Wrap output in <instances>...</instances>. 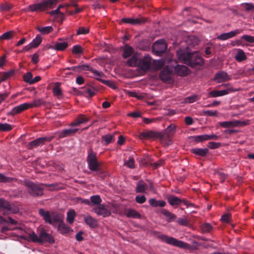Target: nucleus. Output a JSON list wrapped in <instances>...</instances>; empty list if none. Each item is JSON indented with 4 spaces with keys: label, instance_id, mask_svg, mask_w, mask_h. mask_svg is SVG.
I'll list each match as a JSON object with an SVG mask.
<instances>
[{
    "label": "nucleus",
    "instance_id": "f8f14e48",
    "mask_svg": "<svg viewBox=\"0 0 254 254\" xmlns=\"http://www.w3.org/2000/svg\"><path fill=\"white\" fill-rule=\"evenodd\" d=\"M122 22L131 25H140L145 23L147 19L140 15L137 18H123L121 20Z\"/></svg>",
    "mask_w": 254,
    "mask_h": 254
},
{
    "label": "nucleus",
    "instance_id": "6ab92c4d",
    "mask_svg": "<svg viewBox=\"0 0 254 254\" xmlns=\"http://www.w3.org/2000/svg\"><path fill=\"white\" fill-rule=\"evenodd\" d=\"M186 42L187 44V49H190L191 47H194L196 45H198L199 40L195 36L190 35L187 37L186 39Z\"/></svg>",
    "mask_w": 254,
    "mask_h": 254
},
{
    "label": "nucleus",
    "instance_id": "864d4df0",
    "mask_svg": "<svg viewBox=\"0 0 254 254\" xmlns=\"http://www.w3.org/2000/svg\"><path fill=\"white\" fill-rule=\"evenodd\" d=\"M72 52L74 54H80L83 53V50L80 46L76 45L73 47Z\"/></svg>",
    "mask_w": 254,
    "mask_h": 254
},
{
    "label": "nucleus",
    "instance_id": "ddd939ff",
    "mask_svg": "<svg viewBox=\"0 0 254 254\" xmlns=\"http://www.w3.org/2000/svg\"><path fill=\"white\" fill-rule=\"evenodd\" d=\"M28 109H29V103H25L14 107L7 115L13 116L16 114L21 113Z\"/></svg>",
    "mask_w": 254,
    "mask_h": 254
},
{
    "label": "nucleus",
    "instance_id": "aec40b11",
    "mask_svg": "<svg viewBox=\"0 0 254 254\" xmlns=\"http://www.w3.org/2000/svg\"><path fill=\"white\" fill-rule=\"evenodd\" d=\"M78 130V128H71L64 129L60 132L59 136L60 138H64L70 136L75 134Z\"/></svg>",
    "mask_w": 254,
    "mask_h": 254
},
{
    "label": "nucleus",
    "instance_id": "13d9d810",
    "mask_svg": "<svg viewBox=\"0 0 254 254\" xmlns=\"http://www.w3.org/2000/svg\"><path fill=\"white\" fill-rule=\"evenodd\" d=\"M242 6L245 7V10L247 11L254 9V4L252 3H243L242 4Z\"/></svg>",
    "mask_w": 254,
    "mask_h": 254
},
{
    "label": "nucleus",
    "instance_id": "cd10ccee",
    "mask_svg": "<svg viewBox=\"0 0 254 254\" xmlns=\"http://www.w3.org/2000/svg\"><path fill=\"white\" fill-rule=\"evenodd\" d=\"M176 247L188 250H190L191 249H196V247H191V246L182 241L176 240Z\"/></svg>",
    "mask_w": 254,
    "mask_h": 254
},
{
    "label": "nucleus",
    "instance_id": "7c9ffc66",
    "mask_svg": "<svg viewBox=\"0 0 254 254\" xmlns=\"http://www.w3.org/2000/svg\"><path fill=\"white\" fill-rule=\"evenodd\" d=\"M235 58L238 62H241L246 60L247 57L242 50L239 49L237 54L235 55Z\"/></svg>",
    "mask_w": 254,
    "mask_h": 254
},
{
    "label": "nucleus",
    "instance_id": "de8ad7c7",
    "mask_svg": "<svg viewBox=\"0 0 254 254\" xmlns=\"http://www.w3.org/2000/svg\"><path fill=\"white\" fill-rule=\"evenodd\" d=\"M12 129L11 126L8 124L0 123V131H8Z\"/></svg>",
    "mask_w": 254,
    "mask_h": 254
},
{
    "label": "nucleus",
    "instance_id": "9d476101",
    "mask_svg": "<svg viewBox=\"0 0 254 254\" xmlns=\"http://www.w3.org/2000/svg\"><path fill=\"white\" fill-rule=\"evenodd\" d=\"M167 45L163 39L155 42L152 46V51L156 55L160 56L167 50Z\"/></svg>",
    "mask_w": 254,
    "mask_h": 254
},
{
    "label": "nucleus",
    "instance_id": "69168bd1",
    "mask_svg": "<svg viewBox=\"0 0 254 254\" xmlns=\"http://www.w3.org/2000/svg\"><path fill=\"white\" fill-rule=\"evenodd\" d=\"M221 183H223L227 178V175L222 172H218L217 173Z\"/></svg>",
    "mask_w": 254,
    "mask_h": 254
},
{
    "label": "nucleus",
    "instance_id": "37998d69",
    "mask_svg": "<svg viewBox=\"0 0 254 254\" xmlns=\"http://www.w3.org/2000/svg\"><path fill=\"white\" fill-rule=\"evenodd\" d=\"M75 216L74 210L71 209L67 212L66 221L67 222H73Z\"/></svg>",
    "mask_w": 254,
    "mask_h": 254
},
{
    "label": "nucleus",
    "instance_id": "2eb2a0df",
    "mask_svg": "<svg viewBox=\"0 0 254 254\" xmlns=\"http://www.w3.org/2000/svg\"><path fill=\"white\" fill-rule=\"evenodd\" d=\"M242 30L236 29L228 33H222L218 36L217 39L220 40H226L240 34Z\"/></svg>",
    "mask_w": 254,
    "mask_h": 254
},
{
    "label": "nucleus",
    "instance_id": "338daca9",
    "mask_svg": "<svg viewBox=\"0 0 254 254\" xmlns=\"http://www.w3.org/2000/svg\"><path fill=\"white\" fill-rule=\"evenodd\" d=\"M13 179L9 177H7L3 175L0 174V182H10L12 181Z\"/></svg>",
    "mask_w": 254,
    "mask_h": 254
},
{
    "label": "nucleus",
    "instance_id": "0e129e2a",
    "mask_svg": "<svg viewBox=\"0 0 254 254\" xmlns=\"http://www.w3.org/2000/svg\"><path fill=\"white\" fill-rule=\"evenodd\" d=\"M241 38L242 39L245 40L248 42L253 43H254V37L250 35H243Z\"/></svg>",
    "mask_w": 254,
    "mask_h": 254
},
{
    "label": "nucleus",
    "instance_id": "774afa93",
    "mask_svg": "<svg viewBox=\"0 0 254 254\" xmlns=\"http://www.w3.org/2000/svg\"><path fill=\"white\" fill-rule=\"evenodd\" d=\"M7 218L8 220H6V218H4L0 215V222H17V221L13 219V218L11 216H8L7 217Z\"/></svg>",
    "mask_w": 254,
    "mask_h": 254
},
{
    "label": "nucleus",
    "instance_id": "c9c22d12",
    "mask_svg": "<svg viewBox=\"0 0 254 254\" xmlns=\"http://www.w3.org/2000/svg\"><path fill=\"white\" fill-rule=\"evenodd\" d=\"M68 47L66 42H57L55 44V50L57 51H63Z\"/></svg>",
    "mask_w": 254,
    "mask_h": 254
},
{
    "label": "nucleus",
    "instance_id": "4468645a",
    "mask_svg": "<svg viewBox=\"0 0 254 254\" xmlns=\"http://www.w3.org/2000/svg\"><path fill=\"white\" fill-rule=\"evenodd\" d=\"M94 212L98 215L103 217L109 216L111 212L103 204H100L94 208Z\"/></svg>",
    "mask_w": 254,
    "mask_h": 254
},
{
    "label": "nucleus",
    "instance_id": "a19ab883",
    "mask_svg": "<svg viewBox=\"0 0 254 254\" xmlns=\"http://www.w3.org/2000/svg\"><path fill=\"white\" fill-rule=\"evenodd\" d=\"M44 103V102L42 99L34 100L32 103H29V108L39 107Z\"/></svg>",
    "mask_w": 254,
    "mask_h": 254
},
{
    "label": "nucleus",
    "instance_id": "39448f33",
    "mask_svg": "<svg viewBox=\"0 0 254 254\" xmlns=\"http://www.w3.org/2000/svg\"><path fill=\"white\" fill-rule=\"evenodd\" d=\"M58 1V0H43L41 2L29 5L27 10L31 12H38L53 8L57 4Z\"/></svg>",
    "mask_w": 254,
    "mask_h": 254
},
{
    "label": "nucleus",
    "instance_id": "3c124183",
    "mask_svg": "<svg viewBox=\"0 0 254 254\" xmlns=\"http://www.w3.org/2000/svg\"><path fill=\"white\" fill-rule=\"evenodd\" d=\"M124 165L127 166L129 168H134V160L132 156H129L128 160L125 162Z\"/></svg>",
    "mask_w": 254,
    "mask_h": 254
},
{
    "label": "nucleus",
    "instance_id": "c03bdc74",
    "mask_svg": "<svg viewBox=\"0 0 254 254\" xmlns=\"http://www.w3.org/2000/svg\"><path fill=\"white\" fill-rule=\"evenodd\" d=\"M199 99L198 95H193L192 96H189L184 99V102L186 103H192L196 102Z\"/></svg>",
    "mask_w": 254,
    "mask_h": 254
},
{
    "label": "nucleus",
    "instance_id": "052dcab7",
    "mask_svg": "<svg viewBox=\"0 0 254 254\" xmlns=\"http://www.w3.org/2000/svg\"><path fill=\"white\" fill-rule=\"evenodd\" d=\"M221 145V143L220 142H209L208 143L207 146L210 149H216L219 148Z\"/></svg>",
    "mask_w": 254,
    "mask_h": 254
},
{
    "label": "nucleus",
    "instance_id": "473e14b6",
    "mask_svg": "<svg viewBox=\"0 0 254 254\" xmlns=\"http://www.w3.org/2000/svg\"><path fill=\"white\" fill-rule=\"evenodd\" d=\"M161 79L166 82H170L171 81V75L169 71L164 70L160 73Z\"/></svg>",
    "mask_w": 254,
    "mask_h": 254
},
{
    "label": "nucleus",
    "instance_id": "1a4fd4ad",
    "mask_svg": "<svg viewBox=\"0 0 254 254\" xmlns=\"http://www.w3.org/2000/svg\"><path fill=\"white\" fill-rule=\"evenodd\" d=\"M30 238L35 242L53 243L54 242L53 237L50 234L47 233L44 230L41 231L39 236L36 235L34 233L30 234Z\"/></svg>",
    "mask_w": 254,
    "mask_h": 254
},
{
    "label": "nucleus",
    "instance_id": "09e8293b",
    "mask_svg": "<svg viewBox=\"0 0 254 254\" xmlns=\"http://www.w3.org/2000/svg\"><path fill=\"white\" fill-rule=\"evenodd\" d=\"M200 227L202 232L203 233L209 232L212 228L209 223H202Z\"/></svg>",
    "mask_w": 254,
    "mask_h": 254
},
{
    "label": "nucleus",
    "instance_id": "680f3d73",
    "mask_svg": "<svg viewBox=\"0 0 254 254\" xmlns=\"http://www.w3.org/2000/svg\"><path fill=\"white\" fill-rule=\"evenodd\" d=\"M217 114V111L213 110H204L203 111V115L206 116H215Z\"/></svg>",
    "mask_w": 254,
    "mask_h": 254
},
{
    "label": "nucleus",
    "instance_id": "5701e85b",
    "mask_svg": "<svg viewBox=\"0 0 254 254\" xmlns=\"http://www.w3.org/2000/svg\"><path fill=\"white\" fill-rule=\"evenodd\" d=\"M39 214L43 217L45 222H52V212L45 211L43 209H40L39 211Z\"/></svg>",
    "mask_w": 254,
    "mask_h": 254
},
{
    "label": "nucleus",
    "instance_id": "6e6d98bb",
    "mask_svg": "<svg viewBox=\"0 0 254 254\" xmlns=\"http://www.w3.org/2000/svg\"><path fill=\"white\" fill-rule=\"evenodd\" d=\"M135 200L136 202L139 204H142L144 203L146 200V197L144 195H136L135 198Z\"/></svg>",
    "mask_w": 254,
    "mask_h": 254
},
{
    "label": "nucleus",
    "instance_id": "f704fd0d",
    "mask_svg": "<svg viewBox=\"0 0 254 254\" xmlns=\"http://www.w3.org/2000/svg\"><path fill=\"white\" fill-rule=\"evenodd\" d=\"M139 59L137 56L133 55L130 59L127 61V64L130 66H138Z\"/></svg>",
    "mask_w": 254,
    "mask_h": 254
},
{
    "label": "nucleus",
    "instance_id": "603ef678",
    "mask_svg": "<svg viewBox=\"0 0 254 254\" xmlns=\"http://www.w3.org/2000/svg\"><path fill=\"white\" fill-rule=\"evenodd\" d=\"M91 202L94 204H100L102 200L98 195L91 196L90 197Z\"/></svg>",
    "mask_w": 254,
    "mask_h": 254
},
{
    "label": "nucleus",
    "instance_id": "c756f323",
    "mask_svg": "<svg viewBox=\"0 0 254 254\" xmlns=\"http://www.w3.org/2000/svg\"><path fill=\"white\" fill-rule=\"evenodd\" d=\"M53 222H63L64 215L56 212H52V220Z\"/></svg>",
    "mask_w": 254,
    "mask_h": 254
},
{
    "label": "nucleus",
    "instance_id": "58836bf2",
    "mask_svg": "<svg viewBox=\"0 0 254 254\" xmlns=\"http://www.w3.org/2000/svg\"><path fill=\"white\" fill-rule=\"evenodd\" d=\"M58 229L62 233H67L70 231L69 227L65 223H59Z\"/></svg>",
    "mask_w": 254,
    "mask_h": 254
},
{
    "label": "nucleus",
    "instance_id": "393cba45",
    "mask_svg": "<svg viewBox=\"0 0 254 254\" xmlns=\"http://www.w3.org/2000/svg\"><path fill=\"white\" fill-rule=\"evenodd\" d=\"M133 49L128 45L125 46L124 48V52L123 53V57L124 59H127L130 57L133 53Z\"/></svg>",
    "mask_w": 254,
    "mask_h": 254
},
{
    "label": "nucleus",
    "instance_id": "e2e57ef3",
    "mask_svg": "<svg viewBox=\"0 0 254 254\" xmlns=\"http://www.w3.org/2000/svg\"><path fill=\"white\" fill-rule=\"evenodd\" d=\"M231 215L229 213L224 214L221 216V220L224 222H229L231 221Z\"/></svg>",
    "mask_w": 254,
    "mask_h": 254
},
{
    "label": "nucleus",
    "instance_id": "2f4dec72",
    "mask_svg": "<svg viewBox=\"0 0 254 254\" xmlns=\"http://www.w3.org/2000/svg\"><path fill=\"white\" fill-rule=\"evenodd\" d=\"M36 29L42 34H48L53 31V28L51 26L41 27L38 26Z\"/></svg>",
    "mask_w": 254,
    "mask_h": 254
},
{
    "label": "nucleus",
    "instance_id": "f257e3e1",
    "mask_svg": "<svg viewBox=\"0 0 254 254\" xmlns=\"http://www.w3.org/2000/svg\"><path fill=\"white\" fill-rule=\"evenodd\" d=\"M175 134V125H169L164 132H157L152 130L142 132L139 133L141 139L159 138L162 144L168 146L173 143V138Z\"/></svg>",
    "mask_w": 254,
    "mask_h": 254
},
{
    "label": "nucleus",
    "instance_id": "20e7f679",
    "mask_svg": "<svg viewBox=\"0 0 254 254\" xmlns=\"http://www.w3.org/2000/svg\"><path fill=\"white\" fill-rule=\"evenodd\" d=\"M152 64L156 65L157 68L159 69L163 66L164 62L161 61H153L150 56L147 55L139 59L138 67L141 70L146 71L151 68Z\"/></svg>",
    "mask_w": 254,
    "mask_h": 254
},
{
    "label": "nucleus",
    "instance_id": "5fc2aeb1",
    "mask_svg": "<svg viewBox=\"0 0 254 254\" xmlns=\"http://www.w3.org/2000/svg\"><path fill=\"white\" fill-rule=\"evenodd\" d=\"M78 124H82L88 121L89 119L83 115H80L76 119Z\"/></svg>",
    "mask_w": 254,
    "mask_h": 254
},
{
    "label": "nucleus",
    "instance_id": "49530a36",
    "mask_svg": "<svg viewBox=\"0 0 254 254\" xmlns=\"http://www.w3.org/2000/svg\"><path fill=\"white\" fill-rule=\"evenodd\" d=\"M161 213L166 217L167 221H171L173 219L174 215L168 210L163 209L161 210Z\"/></svg>",
    "mask_w": 254,
    "mask_h": 254
},
{
    "label": "nucleus",
    "instance_id": "9b49d317",
    "mask_svg": "<svg viewBox=\"0 0 254 254\" xmlns=\"http://www.w3.org/2000/svg\"><path fill=\"white\" fill-rule=\"evenodd\" d=\"M53 138V136H45L38 138L32 141L28 142L27 146L28 149L32 150L34 148L41 146L45 142H50Z\"/></svg>",
    "mask_w": 254,
    "mask_h": 254
},
{
    "label": "nucleus",
    "instance_id": "bf43d9fd",
    "mask_svg": "<svg viewBox=\"0 0 254 254\" xmlns=\"http://www.w3.org/2000/svg\"><path fill=\"white\" fill-rule=\"evenodd\" d=\"M32 74L31 72H27L24 75V80L25 82L31 84V82L32 81Z\"/></svg>",
    "mask_w": 254,
    "mask_h": 254
},
{
    "label": "nucleus",
    "instance_id": "e433bc0d",
    "mask_svg": "<svg viewBox=\"0 0 254 254\" xmlns=\"http://www.w3.org/2000/svg\"><path fill=\"white\" fill-rule=\"evenodd\" d=\"M205 136V134L191 136L190 137V139L191 141H194L195 143L201 142L206 141Z\"/></svg>",
    "mask_w": 254,
    "mask_h": 254
},
{
    "label": "nucleus",
    "instance_id": "0eeeda50",
    "mask_svg": "<svg viewBox=\"0 0 254 254\" xmlns=\"http://www.w3.org/2000/svg\"><path fill=\"white\" fill-rule=\"evenodd\" d=\"M19 211L18 207L14 204L10 203L8 201L0 198V212L4 215L16 213Z\"/></svg>",
    "mask_w": 254,
    "mask_h": 254
},
{
    "label": "nucleus",
    "instance_id": "a878e982",
    "mask_svg": "<svg viewBox=\"0 0 254 254\" xmlns=\"http://www.w3.org/2000/svg\"><path fill=\"white\" fill-rule=\"evenodd\" d=\"M149 204L153 207H164L166 205V202L163 200H157L155 198H151L148 200Z\"/></svg>",
    "mask_w": 254,
    "mask_h": 254
},
{
    "label": "nucleus",
    "instance_id": "f03ea898",
    "mask_svg": "<svg viewBox=\"0 0 254 254\" xmlns=\"http://www.w3.org/2000/svg\"><path fill=\"white\" fill-rule=\"evenodd\" d=\"M177 55L180 62L192 68L201 66L204 63V59L198 51L189 52L183 51L178 52Z\"/></svg>",
    "mask_w": 254,
    "mask_h": 254
},
{
    "label": "nucleus",
    "instance_id": "f3484780",
    "mask_svg": "<svg viewBox=\"0 0 254 254\" xmlns=\"http://www.w3.org/2000/svg\"><path fill=\"white\" fill-rule=\"evenodd\" d=\"M190 72V70L186 65H176V74L181 76H185Z\"/></svg>",
    "mask_w": 254,
    "mask_h": 254
},
{
    "label": "nucleus",
    "instance_id": "72a5a7b5",
    "mask_svg": "<svg viewBox=\"0 0 254 254\" xmlns=\"http://www.w3.org/2000/svg\"><path fill=\"white\" fill-rule=\"evenodd\" d=\"M126 214L127 217L133 218H138L140 217V214L134 209H129L126 211Z\"/></svg>",
    "mask_w": 254,
    "mask_h": 254
},
{
    "label": "nucleus",
    "instance_id": "bb28decb",
    "mask_svg": "<svg viewBox=\"0 0 254 254\" xmlns=\"http://www.w3.org/2000/svg\"><path fill=\"white\" fill-rule=\"evenodd\" d=\"M157 237L163 242L175 245V239L172 237H169L162 234H157Z\"/></svg>",
    "mask_w": 254,
    "mask_h": 254
},
{
    "label": "nucleus",
    "instance_id": "dca6fc26",
    "mask_svg": "<svg viewBox=\"0 0 254 254\" xmlns=\"http://www.w3.org/2000/svg\"><path fill=\"white\" fill-rule=\"evenodd\" d=\"M234 90L232 87L229 88L226 90H212L209 92L208 96L210 97H217L228 94L229 92H233Z\"/></svg>",
    "mask_w": 254,
    "mask_h": 254
},
{
    "label": "nucleus",
    "instance_id": "7ed1b4c3",
    "mask_svg": "<svg viewBox=\"0 0 254 254\" xmlns=\"http://www.w3.org/2000/svg\"><path fill=\"white\" fill-rule=\"evenodd\" d=\"M65 70H72L75 72H80L85 70H88L91 71L94 74V75L96 77H104V74L102 71H98L97 70L93 69L92 67L90 66L87 64H82L78 66H74L72 67H69L65 68ZM96 79L99 80L102 83L110 86L111 81L109 80H105L101 78L98 77L96 78Z\"/></svg>",
    "mask_w": 254,
    "mask_h": 254
},
{
    "label": "nucleus",
    "instance_id": "412c9836",
    "mask_svg": "<svg viewBox=\"0 0 254 254\" xmlns=\"http://www.w3.org/2000/svg\"><path fill=\"white\" fill-rule=\"evenodd\" d=\"M191 152L196 155L200 157H205L208 153L209 150L207 148H193L191 150Z\"/></svg>",
    "mask_w": 254,
    "mask_h": 254
},
{
    "label": "nucleus",
    "instance_id": "a211bd4d",
    "mask_svg": "<svg viewBox=\"0 0 254 254\" xmlns=\"http://www.w3.org/2000/svg\"><path fill=\"white\" fill-rule=\"evenodd\" d=\"M231 77L225 71H222L217 73L214 76V80L217 83H220L224 81H227L230 80Z\"/></svg>",
    "mask_w": 254,
    "mask_h": 254
},
{
    "label": "nucleus",
    "instance_id": "4d7b16f0",
    "mask_svg": "<svg viewBox=\"0 0 254 254\" xmlns=\"http://www.w3.org/2000/svg\"><path fill=\"white\" fill-rule=\"evenodd\" d=\"M89 32V29L88 28H85L83 27H80L77 31V35L81 34H87Z\"/></svg>",
    "mask_w": 254,
    "mask_h": 254
},
{
    "label": "nucleus",
    "instance_id": "ea45409f",
    "mask_svg": "<svg viewBox=\"0 0 254 254\" xmlns=\"http://www.w3.org/2000/svg\"><path fill=\"white\" fill-rule=\"evenodd\" d=\"M14 71L13 70H11L7 72L3 73L2 75H0V83L6 80L9 77L12 75L14 74Z\"/></svg>",
    "mask_w": 254,
    "mask_h": 254
},
{
    "label": "nucleus",
    "instance_id": "6e6552de",
    "mask_svg": "<svg viewBox=\"0 0 254 254\" xmlns=\"http://www.w3.org/2000/svg\"><path fill=\"white\" fill-rule=\"evenodd\" d=\"M87 162L90 170L95 172L100 171V164L98 161L96 153L92 148L88 150Z\"/></svg>",
    "mask_w": 254,
    "mask_h": 254
},
{
    "label": "nucleus",
    "instance_id": "79ce46f5",
    "mask_svg": "<svg viewBox=\"0 0 254 254\" xmlns=\"http://www.w3.org/2000/svg\"><path fill=\"white\" fill-rule=\"evenodd\" d=\"M60 84L57 82L56 86L53 89V92L55 96L60 98L62 95V91L59 87Z\"/></svg>",
    "mask_w": 254,
    "mask_h": 254
},
{
    "label": "nucleus",
    "instance_id": "4c0bfd02",
    "mask_svg": "<svg viewBox=\"0 0 254 254\" xmlns=\"http://www.w3.org/2000/svg\"><path fill=\"white\" fill-rule=\"evenodd\" d=\"M114 137V135L108 134L102 136V141L104 144H108L111 143Z\"/></svg>",
    "mask_w": 254,
    "mask_h": 254
},
{
    "label": "nucleus",
    "instance_id": "423d86ee",
    "mask_svg": "<svg viewBox=\"0 0 254 254\" xmlns=\"http://www.w3.org/2000/svg\"><path fill=\"white\" fill-rule=\"evenodd\" d=\"M24 185L28 193L33 197H38L43 194L44 189L41 185L37 184L29 180L24 181Z\"/></svg>",
    "mask_w": 254,
    "mask_h": 254
},
{
    "label": "nucleus",
    "instance_id": "b1692460",
    "mask_svg": "<svg viewBox=\"0 0 254 254\" xmlns=\"http://www.w3.org/2000/svg\"><path fill=\"white\" fill-rule=\"evenodd\" d=\"M147 189V185L142 180H140L137 183L135 191L137 193H144Z\"/></svg>",
    "mask_w": 254,
    "mask_h": 254
},
{
    "label": "nucleus",
    "instance_id": "8fccbe9b",
    "mask_svg": "<svg viewBox=\"0 0 254 254\" xmlns=\"http://www.w3.org/2000/svg\"><path fill=\"white\" fill-rule=\"evenodd\" d=\"M13 33L12 31H7L0 36V40H9L13 36Z\"/></svg>",
    "mask_w": 254,
    "mask_h": 254
},
{
    "label": "nucleus",
    "instance_id": "a18cd8bd",
    "mask_svg": "<svg viewBox=\"0 0 254 254\" xmlns=\"http://www.w3.org/2000/svg\"><path fill=\"white\" fill-rule=\"evenodd\" d=\"M42 38L40 35H37L36 38L30 43L31 45L34 46V48L37 47L42 42Z\"/></svg>",
    "mask_w": 254,
    "mask_h": 254
},
{
    "label": "nucleus",
    "instance_id": "c85d7f7f",
    "mask_svg": "<svg viewBox=\"0 0 254 254\" xmlns=\"http://www.w3.org/2000/svg\"><path fill=\"white\" fill-rule=\"evenodd\" d=\"M190 204L189 203L188 201L184 199H182L176 196V208L177 206H179L182 209H184V208L183 207V206H186V208H188Z\"/></svg>",
    "mask_w": 254,
    "mask_h": 254
},
{
    "label": "nucleus",
    "instance_id": "4be33fe9",
    "mask_svg": "<svg viewBox=\"0 0 254 254\" xmlns=\"http://www.w3.org/2000/svg\"><path fill=\"white\" fill-rule=\"evenodd\" d=\"M238 123L237 120H233L231 121H225L220 122L219 125L224 128L233 127H238Z\"/></svg>",
    "mask_w": 254,
    "mask_h": 254
}]
</instances>
